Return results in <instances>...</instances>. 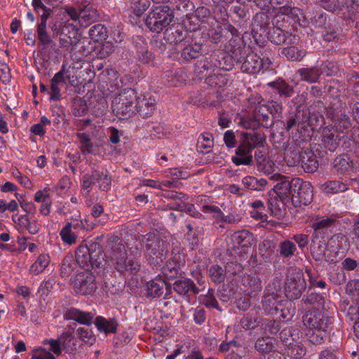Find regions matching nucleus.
<instances>
[{"mask_svg": "<svg viewBox=\"0 0 359 359\" xmlns=\"http://www.w3.org/2000/svg\"><path fill=\"white\" fill-rule=\"evenodd\" d=\"M239 123L243 128L248 130H255L261 126L255 114L241 117Z\"/></svg>", "mask_w": 359, "mask_h": 359, "instance_id": "51", "label": "nucleus"}, {"mask_svg": "<svg viewBox=\"0 0 359 359\" xmlns=\"http://www.w3.org/2000/svg\"><path fill=\"white\" fill-rule=\"evenodd\" d=\"M294 116L297 122L298 129L304 128L307 126L312 127L314 125V121H317L313 116L310 115L308 109L304 107L302 109L301 105L297 107Z\"/></svg>", "mask_w": 359, "mask_h": 359, "instance_id": "26", "label": "nucleus"}, {"mask_svg": "<svg viewBox=\"0 0 359 359\" xmlns=\"http://www.w3.org/2000/svg\"><path fill=\"white\" fill-rule=\"evenodd\" d=\"M287 355L295 358H301L305 355L306 349L300 342L295 340L292 341L290 346H287Z\"/></svg>", "mask_w": 359, "mask_h": 359, "instance_id": "49", "label": "nucleus"}, {"mask_svg": "<svg viewBox=\"0 0 359 359\" xmlns=\"http://www.w3.org/2000/svg\"><path fill=\"white\" fill-rule=\"evenodd\" d=\"M136 112L142 117L150 116L154 109V102L149 101L145 97H137L136 101Z\"/></svg>", "mask_w": 359, "mask_h": 359, "instance_id": "31", "label": "nucleus"}, {"mask_svg": "<svg viewBox=\"0 0 359 359\" xmlns=\"http://www.w3.org/2000/svg\"><path fill=\"white\" fill-rule=\"evenodd\" d=\"M275 340L269 337H262L257 339L255 348L257 351L262 353H266L272 351L275 348Z\"/></svg>", "mask_w": 359, "mask_h": 359, "instance_id": "40", "label": "nucleus"}, {"mask_svg": "<svg viewBox=\"0 0 359 359\" xmlns=\"http://www.w3.org/2000/svg\"><path fill=\"white\" fill-rule=\"evenodd\" d=\"M328 95L333 98H339L345 94L346 86L337 80H333L327 86Z\"/></svg>", "mask_w": 359, "mask_h": 359, "instance_id": "45", "label": "nucleus"}, {"mask_svg": "<svg viewBox=\"0 0 359 359\" xmlns=\"http://www.w3.org/2000/svg\"><path fill=\"white\" fill-rule=\"evenodd\" d=\"M289 60L291 61H301L306 55V51L303 49H299L298 47L292 46L287 48H283L281 51Z\"/></svg>", "mask_w": 359, "mask_h": 359, "instance_id": "38", "label": "nucleus"}, {"mask_svg": "<svg viewBox=\"0 0 359 359\" xmlns=\"http://www.w3.org/2000/svg\"><path fill=\"white\" fill-rule=\"evenodd\" d=\"M75 230H76V226H73L69 222L67 223L60 233L62 241L68 245L76 243L78 235Z\"/></svg>", "mask_w": 359, "mask_h": 359, "instance_id": "35", "label": "nucleus"}, {"mask_svg": "<svg viewBox=\"0 0 359 359\" xmlns=\"http://www.w3.org/2000/svg\"><path fill=\"white\" fill-rule=\"evenodd\" d=\"M249 51V48L245 46H243V47L239 46L238 48L231 49L229 50L231 54L229 56L231 58L232 61L234 60L237 64L241 65Z\"/></svg>", "mask_w": 359, "mask_h": 359, "instance_id": "54", "label": "nucleus"}, {"mask_svg": "<svg viewBox=\"0 0 359 359\" xmlns=\"http://www.w3.org/2000/svg\"><path fill=\"white\" fill-rule=\"evenodd\" d=\"M161 277L165 280H174L178 278H182L184 272L181 269V265L175 258L168 260L161 268Z\"/></svg>", "mask_w": 359, "mask_h": 359, "instance_id": "20", "label": "nucleus"}, {"mask_svg": "<svg viewBox=\"0 0 359 359\" xmlns=\"http://www.w3.org/2000/svg\"><path fill=\"white\" fill-rule=\"evenodd\" d=\"M297 250L296 245L293 242L285 240L279 243L278 252L280 257L290 259L295 255Z\"/></svg>", "mask_w": 359, "mask_h": 359, "instance_id": "36", "label": "nucleus"}, {"mask_svg": "<svg viewBox=\"0 0 359 359\" xmlns=\"http://www.w3.org/2000/svg\"><path fill=\"white\" fill-rule=\"evenodd\" d=\"M159 280V275L156 276L154 280L149 281L147 283V297L152 299L158 298L161 297L164 294L163 285L162 281L158 283L157 281Z\"/></svg>", "mask_w": 359, "mask_h": 359, "instance_id": "32", "label": "nucleus"}, {"mask_svg": "<svg viewBox=\"0 0 359 359\" xmlns=\"http://www.w3.org/2000/svg\"><path fill=\"white\" fill-rule=\"evenodd\" d=\"M267 109L264 104L259 107L258 109L255 111V115L258 117L260 126L264 128H270L274 124L273 116H269V112H266Z\"/></svg>", "mask_w": 359, "mask_h": 359, "instance_id": "41", "label": "nucleus"}, {"mask_svg": "<svg viewBox=\"0 0 359 359\" xmlns=\"http://www.w3.org/2000/svg\"><path fill=\"white\" fill-rule=\"evenodd\" d=\"M301 14V10L297 7H292L288 5L283 6L279 8L278 13L272 20V25L277 24L283 15L289 16L294 20L299 18Z\"/></svg>", "mask_w": 359, "mask_h": 359, "instance_id": "34", "label": "nucleus"}, {"mask_svg": "<svg viewBox=\"0 0 359 359\" xmlns=\"http://www.w3.org/2000/svg\"><path fill=\"white\" fill-rule=\"evenodd\" d=\"M327 244L323 238L321 239L312 237L311 245V254L312 257L316 261L322 262L325 261L328 263L333 262V259L326 255Z\"/></svg>", "mask_w": 359, "mask_h": 359, "instance_id": "18", "label": "nucleus"}, {"mask_svg": "<svg viewBox=\"0 0 359 359\" xmlns=\"http://www.w3.org/2000/svg\"><path fill=\"white\" fill-rule=\"evenodd\" d=\"M76 262L72 256H66L62 260L60 268V274L63 278L69 277L73 272Z\"/></svg>", "mask_w": 359, "mask_h": 359, "instance_id": "53", "label": "nucleus"}, {"mask_svg": "<svg viewBox=\"0 0 359 359\" xmlns=\"http://www.w3.org/2000/svg\"><path fill=\"white\" fill-rule=\"evenodd\" d=\"M269 85L280 96L288 97L294 94V88L283 81H276L269 83Z\"/></svg>", "mask_w": 359, "mask_h": 359, "instance_id": "42", "label": "nucleus"}, {"mask_svg": "<svg viewBox=\"0 0 359 359\" xmlns=\"http://www.w3.org/2000/svg\"><path fill=\"white\" fill-rule=\"evenodd\" d=\"M145 249V257L151 265L156 266L165 259L168 252V243L158 234L147 233L141 240Z\"/></svg>", "mask_w": 359, "mask_h": 359, "instance_id": "3", "label": "nucleus"}, {"mask_svg": "<svg viewBox=\"0 0 359 359\" xmlns=\"http://www.w3.org/2000/svg\"><path fill=\"white\" fill-rule=\"evenodd\" d=\"M302 320L308 329L327 328L331 323L330 317L318 309L307 311L303 316Z\"/></svg>", "mask_w": 359, "mask_h": 359, "instance_id": "9", "label": "nucleus"}, {"mask_svg": "<svg viewBox=\"0 0 359 359\" xmlns=\"http://www.w3.org/2000/svg\"><path fill=\"white\" fill-rule=\"evenodd\" d=\"M330 241L331 245H336L338 249L347 250L350 246L348 238L341 233L333 235Z\"/></svg>", "mask_w": 359, "mask_h": 359, "instance_id": "56", "label": "nucleus"}, {"mask_svg": "<svg viewBox=\"0 0 359 359\" xmlns=\"http://www.w3.org/2000/svg\"><path fill=\"white\" fill-rule=\"evenodd\" d=\"M267 109L266 112L269 114L274 118H279L283 111V107L280 104L274 100H271L267 102L266 104H264Z\"/></svg>", "mask_w": 359, "mask_h": 359, "instance_id": "59", "label": "nucleus"}, {"mask_svg": "<svg viewBox=\"0 0 359 359\" xmlns=\"http://www.w3.org/2000/svg\"><path fill=\"white\" fill-rule=\"evenodd\" d=\"M59 36L60 45L62 48H68L69 46H76L77 39V28L75 25L68 23L65 24V28L60 30Z\"/></svg>", "mask_w": 359, "mask_h": 359, "instance_id": "19", "label": "nucleus"}, {"mask_svg": "<svg viewBox=\"0 0 359 359\" xmlns=\"http://www.w3.org/2000/svg\"><path fill=\"white\" fill-rule=\"evenodd\" d=\"M73 288L76 294L93 295L97 289L95 276L88 271L79 273L73 281Z\"/></svg>", "mask_w": 359, "mask_h": 359, "instance_id": "8", "label": "nucleus"}, {"mask_svg": "<svg viewBox=\"0 0 359 359\" xmlns=\"http://www.w3.org/2000/svg\"><path fill=\"white\" fill-rule=\"evenodd\" d=\"M304 150L293 149L287 151L285 154V159L290 165H297L302 162V156Z\"/></svg>", "mask_w": 359, "mask_h": 359, "instance_id": "57", "label": "nucleus"}, {"mask_svg": "<svg viewBox=\"0 0 359 359\" xmlns=\"http://www.w3.org/2000/svg\"><path fill=\"white\" fill-rule=\"evenodd\" d=\"M195 69L200 76L207 77L210 76L214 71V65H212L211 61H209L208 58H205L198 61Z\"/></svg>", "mask_w": 359, "mask_h": 359, "instance_id": "46", "label": "nucleus"}, {"mask_svg": "<svg viewBox=\"0 0 359 359\" xmlns=\"http://www.w3.org/2000/svg\"><path fill=\"white\" fill-rule=\"evenodd\" d=\"M65 318L75 320L80 324L90 325L93 322L94 314L90 312L82 311L76 308H70L67 310Z\"/></svg>", "mask_w": 359, "mask_h": 359, "instance_id": "22", "label": "nucleus"}, {"mask_svg": "<svg viewBox=\"0 0 359 359\" xmlns=\"http://www.w3.org/2000/svg\"><path fill=\"white\" fill-rule=\"evenodd\" d=\"M77 136L81 144V150L83 154L92 153L93 143L89 135L86 133H78Z\"/></svg>", "mask_w": 359, "mask_h": 359, "instance_id": "60", "label": "nucleus"}, {"mask_svg": "<svg viewBox=\"0 0 359 359\" xmlns=\"http://www.w3.org/2000/svg\"><path fill=\"white\" fill-rule=\"evenodd\" d=\"M264 67V59H261L257 53L250 50L241 66L243 72L256 74Z\"/></svg>", "mask_w": 359, "mask_h": 359, "instance_id": "17", "label": "nucleus"}, {"mask_svg": "<svg viewBox=\"0 0 359 359\" xmlns=\"http://www.w3.org/2000/svg\"><path fill=\"white\" fill-rule=\"evenodd\" d=\"M301 166L308 173H313L318 170L319 163L313 152L308 149L303 151Z\"/></svg>", "mask_w": 359, "mask_h": 359, "instance_id": "28", "label": "nucleus"}, {"mask_svg": "<svg viewBox=\"0 0 359 359\" xmlns=\"http://www.w3.org/2000/svg\"><path fill=\"white\" fill-rule=\"evenodd\" d=\"M233 289L229 285H223L222 289L218 290L217 296L223 302H228L234 295Z\"/></svg>", "mask_w": 359, "mask_h": 359, "instance_id": "64", "label": "nucleus"}, {"mask_svg": "<svg viewBox=\"0 0 359 359\" xmlns=\"http://www.w3.org/2000/svg\"><path fill=\"white\" fill-rule=\"evenodd\" d=\"M266 141V135L260 133L241 132L238 140V145L236 149V156L231 161L236 165H252L253 157L252 152L257 147H263Z\"/></svg>", "mask_w": 359, "mask_h": 359, "instance_id": "1", "label": "nucleus"}, {"mask_svg": "<svg viewBox=\"0 0 359 359\" xmlns=\"http://www.w3.org/2000/svg\"><path fill=\"white\" fill-rule=\"evenodd\" d=\"M212 146V141L211 140V135L209 134H203L198 139L197 147L201 152L208 153L209 149Z\"/></svg>", "mask_w": 359, "mask_h": 359, "instance_id": "61", "label": "nucleus"}, {"mask_svg": "<svg viewBox=\"0 0 359 359\" xmlns=\"http://www.w3.org/2000/svg\"><path fill=\"white\" fill-rule=\"evenodd\" d=\"M322 72L321 69L318 67H304L297 70L301 81L309 83L318 82Z\"/></svg>", "mask_w": 359, "mask_h": 359, "instance_id": "29", "label": "nucleus"}, {"mask_svg": "<svg viewBox=\"0 0 359 359\" xmlns=\"http://www.w3.org/2000/svg\"><path fill=\"white\" fill-rule=\"evenodd\" d=\"M104 257L102 248L97 243L80 245L76 251L77 264L87 271L90 268L103 267L106 264Z\"/></svg>", "mask_w": 359, "mask_h": 359, "instance_id": "2", "label": "nucleus"}, {"mask_svg": "<svg viewBox=\"0 0 359 359\" xmlns=\"http://www.w3.org/2000/svg\"><path fill=\"white\" fill-rule=\"evenodd\" d=\"M271 179L278 182V183L273 187V190L281 200L283 201H285V200H291L294 188V179L290 181L285 176L282 175L280 173L273 174L271 177Z\"/></svg>", "mask_w": 359, "mask_h": 359, "instance_id": "12", "label": "nucleus"}, {"mask_svg": "<svg viewBox=\"0 0 359 359\" xmlns=\"http://www.w3.org/2000/svg\"><path fill=\"white\" fill-rule=\"evenodd\" d=\"M273 25V27H271L266 34L269 41L272 43H274L277 45L280 44H294L297 42L298 39L296 36L292 35L291 33L288 32H285L282 29Z\"/></svg>", "mask_w": 359, "mask_h": 359, "instance_id": "14", "label": "nucleus"}, {"mask_svg": "<svg viewBox=\"0 0 359 359\" xmlns=\"http://www.w3.org/2000/svg\"><path fill=\"white\" fill-rule=\"evenodd\" d=\"M81 14L80 25L87 27L92 23L99 21L100 15L96 8L90 3L83 2L80 4Z\"/></svg>", "mask_w": 359, "mask_h": 359, "instance_id": "16", "label": "nucleus"}, {"mask_svg": "<svg viewBox=\"0 0 359 359\" xmlns=\"http://www.w3.org/2000/svg\"><path fill=\"white\" fill-rule=\"evenodd\" d=\"M95 324L97 330L100 332L107 333H115L116 331L118 323L114 319L109 320L106 318L98 316L96 318Z\"/></svg>", "mask_w": 359, "mask_h": 359, "instance_id": "33", "label": "nucleus"}, {"mask_svg": "<svg viewBox=\"0 0 359 359\" xmlns=\"http://www.w3.org/2000/svg\"><path fill=\"white\" fill-rule=\"evenodd\" d=\"M57 339L62 349L65 350L66 351H71L73 350L72 346L74 345V337L72 332L68 331L65 332L58 337Z\"/></svg>", "mask_w": 359, "mask_h": 359, "instance_id": "55", "label": "nucleus"}, {"mask_svg": "<svg viewBox=\"0 0 359 359\" xmlns=\"http://www.w3.org/2000/svg\"><path fill=\"white\" fill-rule=\"evenodd\" d=\"M135 57L140 62L154 66L155 55L149 50V47L144 39L141 36H137L134 39Z\"/></svg>", "mask_w": 359, "mask_h": 359, "instance_id": "10", "label": "nucleus"}, {"mask_svg": "<svg viewBox=\"0 0 359 359\" xmlns=\"http://www.w3.org/2000/svg\"><path fill=\"white\" fill-rule=\"evenodd\" d=\"M187 31L183 25L172 23L164 32L163 39L173 45L178 44L187 38Z\"/></svg>", "mask_w": 359, "mask_h": 359, "instance_id": "15", "label": "nucleus"}, {"mask_svg": "<svg viewBox=\"0 0 359 359\" xmlns=\"http://www.w3.org/2000/svg\"><path fill=\"white\" fill-rule=\"evenodd\" d=\"M253 31L260 32V36H265L270 27V18L267 13L264 12L257 13L253 19Z\"/></svg>", "mask_w": 359, "mask_h": 359, "instance_id": "27", "label": "nucleus"}, {"mask_svg": "<svg viewBox=\"0 0 359 359\" xmlns=\"http://www.w3.org/2000/svg\"><path fill=\"white\" fill-rule=\"evenodd\" d=\"M336 219L332 217L323 218L315 221L311 227L313 229L312 237L318 238L319 236H323L332 231L331 229L336 226Z\"/></svg>", "mask_w": 359, "mask_h": 359, "instance_id": "23", "label": "nucleus"}, {"mask_svg": "<svg viewBox=\"0 0 359 359\" xmlns=\"http://www.w3.org/2000/svg\"><path fill=\"white\" fill-rule=\"evenodd\" d=\"M233 238L238 245L245 247L250 243V235L248 231H241L236 232Z\"/></svg>", "mask_w": 359, "mask_h": 359, "instance_id": "63", "label": "nucleus"}, {"mask_svg": "<svg viewBox=\"0 0 359 359\" xmlns=\"http://www.w3.org/2000/svg\"><path fill=\"white\" fill-rule=\"evenodd\" d=\"M173 290L181 296H189L191 292L194 294L199 293V290L194 282L190 278L177 280L172 284Z\"/></svg>", "mask_w": 359, "mask_h": 359, "instance_id": "21", "label": "nucleus"}, {"mask_svg": "<svg viewBox=\"0 0 359 359\" xmlns=\"http://www.w3.org/2000/svg\"><path fill=\"white\" fill-rule=\"evenodd\" d=\"M137 93L132 88L124 89L112 101L114 114L120 119H128L136 114Z\"/></svg>", "mask_w": 359, "mask_h": 359, "instance_id": "4", "label": "nucleus"}, {"mask_svg": "<svg viewBox=\"0 0 359 359\" xmlns=\"http://www.w3.org/2000/svg\"><path fill=\"white\" fill-rule=\"evenodd\" d=\"M293 193L291 201L294 206L308 205L313 201V187L309 182L302 181L299 178H294Z\"/></svg>", "mask_w": 359, "mask_h": 359, "instance_id": "7", "label": "nucleus"}, {"mask_svg": "<svg viewBox=\"0 0 359 359\" xmlns=\"http://www.w3.org/2000/svg\"><path fill=\"white\" fill-rule=\"evenodd\" d=\"M115 269L124 276L137 274L141 268L140 262L135 258L124 257L118 258L114 264Z\"/></svg>", "mask_w": 359, "mask_h": 359, "instance_id": "13", "label": "nucleus"}, {"mask_svg": "<svg viewBox=\"0 0 359 359\" xmlns=\"http://www.w3.org/2000/svg\"><path fill=\"white\" fill-rule=\"evenodd\" d=\"M77 337L85 343L92 344L95 341V337L92 332L83 327H79L76 330Z\"/></svg>", "mask_w": 359, "mask_h": 359, "instance_id": "62", "label": "nucleus"}, {"mask_svg": "<svg viewBox=\"0 0 359 359\" xmlns=\"http://www.w3.org/2000/svg\"><path fill=\"white\" fill-rule=\"evenodd\" d=\"M36 32L39 46H41L43 49H46L48 47L53 50L57 46L56 43L53 41V36L48 32L46 25H36Z\"/></svg>", "mask_w": 359, "mask_h": 359, "instance_id": "24", "label": "nucleus"}, {"mask_svg": "<svg viewBox=\"0 0 359 359\" xmlns=\"http://www.w3.org/2000/svg\"><path fill=\"white\" fill-rule=\"evenodd\" d=\"M334 170L339 174H344L350 169V162L346 156H339L333 161Z\"/></svg>", "mask_w": 359, "mask_h": 359, "instance_id": "52", "label": "nucleus"}, {"mask_svg": "<svg viewBox=\"0 0 359 359\" xmlns=\"http://www.w3.org/2000/svg\"><path fill=\"white\" fill-rule=\"evenodd\" d=\"M203 209L205 212L212 213L213 217L217 221L228 222V223H230V222H231L230 219H229V217L224 216L223 215L222 210L217 206L205 205L203 206Z\"/></svg>", "mask_w": 359, "mask_h": 359, "instance_id": "58", "label": "nucleus"}, {"mask_svg": "<svg viewBox=\"0 0 359 359\" xmlns=\"http://www.w3.org/2000/svg\"><path fill=\"white\" fill-rule=\"evenodd\" d=\"M203 45L199 43L189 44L184 47L181 53V56L187 61L198 58L202 55Z\"/></svg>", "mask_w": 359, "mask_h": 359, "instance_id": "30", "label": "nucleus"}, {"mask_svg": "<svg viewBox=\"0 0 359 359\" xmlns=\"http://www.w3.org/2000/svg\"><path fill=\"white\" fill-rule=\"evenodd\" d=\"M306 288V282L302 270L290 268L286 275L284 290L287 298L296 300L301 297Z\"/></svg>", "mask_w": 359, "mask_h": 359, "instance_id": "6", "label": "nucleus"}, {"mask_svg": "<svg viewBox=\"0 0 359 359\" xmlns=\"http://www.w3.org/2000/svg\"><path fill=\"white\" fill-rule=\"evenodd\" d=\"M302 303L305 306H313V307H316V309L323 307L325 304L324 297L315 292H311L308 294L306 297H304L302 299Z\"/></svg>", "mask_w": 359, "mask_h": 359, "instance_id": "47", "label": "nucleus"}, {"mask_svg": "<svg viewBox=\"0 0 359 359\" xmlns=\"http://www.w3.org/2000/svg\"><path fill=\"white\" fill-rule=\"evenodd\" d=\"M326 330L327 328L309 329L306 333L309 341L313 345L321 344L326 337Z\"/></svg>", "mask_w": 359, "mask_h": 359, "instance_id": "43", "label": "nucleus"}, {"mask_svg": "<svg viewBox=\"0 0 359 359\" xmlns=\"http://www.w3.org/2000/svg\"><path fill=\"white\" fill-rule=\"evenodd\" d=\"M174 19L173 10L168 6H160L149 12L144 22L151 32L160 33L166 29Z\"/></svg>", "mask_w": 359, "mask_h": 359, "instance_id": "5", "label": "nucleus"}, {"mask_svg": "<svg viewBox=\"0 0 359 359\" xmlns=\"http://www.w3.org/2000/svg\"><path fill=\"white\" fill-rule=\"evenodd\" d=\"M49 257L46 255H40L36 262L31 266L30 271L34 274L42 272L49 264Z\"/></svg>", "mask_w": 359, "mask_h": 359, "instance_id": "50", "label": "nucleus"}, {"mask_svg": "<svg viewBox=\"0 0 359 359\" xmlns=\"http://www.w3.org/2000/svg\"><path fill=\"white\" fill-rule=\"evenodd\" d=\"M343 137L341 133L325 128L322 131L319 146L327 151L334 152L339 149Z\"/></svg>", "mask_w": 359, "mask_h": 359, "instance_id": "11", "label": "nucleus"}, {"mask_svg": "<svg viewBox=\"0 0 359 359\" xmlns=\"http://www.w3.org/2000/svg\"><path fill=\"white\" fill-rule=\"evenodd\" d=\"M209 276L213 283L220 284L225 280L226 271L219 265H212L209 269Z\"/></svg>", "mask_w": 359, "mask_h": 359, "instance_id": "48", "label": "nucleus"}, {"mask_svg": "<svg viewBox=\"0 0 359 359\" xmlns=\"http://www.w3.org/2000/svg\"><path fill=\"white\" fill-rule=\"evenodd\" d=\"M321 190L326 194H337L347 189L346 184L339 180L328 181L320 187Z\"/></svg>", "mask_w": 359, "mask_h": 359, "instance_id": "44", "label": "nucleus"}, {"mask_svg": "<svg viewBox=\"0 0 359 359\" xmlns=\"http://www.w3.org/2000/svg\"><path fill=\"white\" fill-rule=\"evenodd\" d=\"M88 34L92 40L100 42L107 39L108 30L104 25L96 24L90 28Z\"/></svg>", "mask_w": 359, "mask_h": 359, "instance_id": "37", "label": "nucleus"}, {"mask_svg": "<svg viewBox=\"0 0 359 359\" xmlns=\"http://www.w3.org/2000/svg\"><path fill=\"white\" fill-rule=\"evenodd\" d=\"M108 247L110 249V258L113 264L117 262L118 258L126 255L125 246L118 236L111 237L108 243Z\"/></svg>", "mask_w": 359, "mask_h": 359, "instance_id": "25", "label": "nucleus"}, {"mask_svg": "<svg viewBox=\"0 0 359 359\" xmlns=\"http://www.w3.org/2000/svg\"><path fill=\"white\" fill-rule=\"evenodd\" d=\"M242 182L244 187L250 190L262 191L267 184V181L263 178L257 179L252 176L245 177Z\"/></svg>", "mask_w": 359, "mask_h": 359, "instance_id": "39", "label": "nucleus"}]
</instances>
